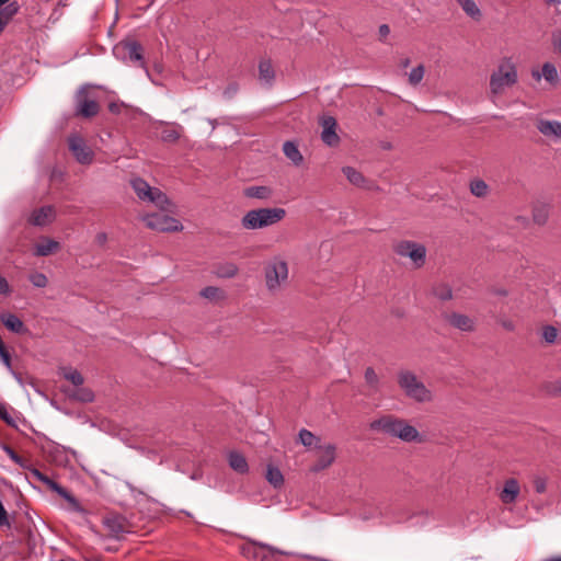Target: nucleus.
<instances>
[{"label":"nucleus","mask_w":561,"mask_h":561,"mask_svg":"<svg viewBox=\"0 0 561 561\" xmlns=\"http://www.w3.org/2000/svg\"><path fill=\"white\" fill-rule=\"evenodd\" d=\"M2 450L9 456V458L15 462L16 465H19L20 467L22 468H25V460L19 456L14 450L13 448H11L9 445H2Z\"/></svg>","instance_id":"obj_44"},{"label":"nucleus","mask_w":561,"mask_h":561,"mask_svg":"<svg viewBox=\"0 0 561 561\" xmlns=\"http://www.w3.org/2000/svg\"><path fill=\"white\" fill-rule=\"evenodd\" d=\"M201 296L209 300H218L225 298L224 291L215 286H207L201 290Z\"/></svg>","instance_id":"obj_36"},{"label":"nucleus","mask_w":561,"mask_h":561,"mask_svg":"<svg viewBox=\"0 0 561 561\" xmlns=\"http://www.w3.org/2000/svg\"><path fill=\"white\" fill-rule=\"evenodd\" d=\"M393 252L400 257L409 259L414 268L423 267L426 262L425 245L415 241L400 240L393 244Z\"/></svg>","instance_id":"obj_7"},{"label":"nucleus","mask_w":561,"mask_h":561,"mask_svg":"<svg viewBox=\"0 0 561 561\" xmlns=\"http://www.w3.org/2000/svg\"><path fill=\"white\" fill-rule=\"evenodd\" d=\"M446 321L462 332H472L476 328L474 320L469 316L451 312L445 316Z\"/></svg>","instance_id":"obj_17"},{"label":"nucleus","mask_w":561,"mask_h":561,"mask_svg":"<svg viewBox=\"0 0 561 561\" xmlns=\"http://www.w3.org/2000/svg\"><path fill=\"white\" fill-rule=\"evenodd\" d=\"M130 185L139 199L152 203L162 210H168L170 201L160 188L150 186L140 178L133 179Z\"/></svg>","instance_id":"obj_6"},{"label":"nucleus","mask_w":561,"mask_h":561,"mask_svg":"<svg viewBox=\"0 0 561 561\" xmlns=\"http://www.w3.org/2000/svg\"><path fill=\"white\" fill-rule=\"evenodd\" d=\"M379 37L381 42H385L387 36L390 34V27L388 24H381L378 30Z\"/></svg>","instance_id":"obj_52"},{"label":"nucleus","mask_w":561,"mask_h":561,"mask_svg":"<svg viewBox=\"0 0 561 561\" xmlns=\"http://www.w3.org/2000/svg\"><path fill=\"white\" fill-rule=\"evenodd\" d=\"M550 205L547 203H538L533 206L531 218L538 226H545L549 220Z\"/></svg>","instance_id":"obj_22"},{"label":"nucleus","mask_w":561,"mask_h":561,"mask_svg":"<svg viewBox=\"0 0 561 561\" xmlns=\"http://www.w3.org/2000/svg\"><path fill=\"white\" fill-rule=\"evenodd\" d=\"M64 377L76 387H80L83 383L82 375L76 369H70L66 371L64 374Z\"/></svg>","instance_id":"obj_43"},{"label":"nucleus","mask_w":561,"mask_h":561,"mask_svg":"<svg viewBox=\"0 0 561 561\" xmlns=\"http://www.w3.org/2000/svg\"><path fill=\"white\" fill-rule=\"evenodd\" d=\"M462 11L467 16L473 21H480L482 19V12L474 0H457Z\"/></svg>","instance_id":"obj_25"},{"label":"nucleus","mask_w":561,"mask_h":561,"mask_svg":"<svg viewBox=\"0 0 561 561\" xmlns=\"http://www.w3.org/2000/svg\"><path fill=\"white\" fill-rule=\"evenodd\" d=\"M69 5V0H57L55 7L48 18V21L56 23L62 16V9Z\"/></svg>","instance_id":"obj_37"},{"label":"nucleus","mask_w":561,"mask_h":561,"mask_svg":"<svg viewBox=\"0 0 561 561\" xmlns=\"http://www.w3.org/2000/svg\"><path fill=\"white\" fill-rule=\"evenodd\" d=\"M554 391L561 393V379L556 381Z\"/></svg>","instance_id":"obj_56"},{"label":"nucleus","mask_w":561,"mask_h":561,"mask_svg":"<svg viewBox=\"0 0 561 561\" xmlns=\"http://www.w3.org/2000/svg\"><path fill=\"white\" fill-rule=\"evenodd\" d=\"M425 68L423 65H419L413 68L409 73V83L411 85H417L424 78Z\"/></svg>","instance_id":"obj_39"},{"label":"nucleus","mask_w":561,"mask_h":561,"mask_svg":"<svg viewBox=\"0 0 561 561\" xmlns=\"http://www.w3.org/2000/svg\"><path fill=\"white\" fill-rule=\"evenodd\" d=\"M107 237H106V233L104 232H101L96 236V240L99 243H104L106 241Z\"/></svg>","instance_id":"obj_55"},{"label":"nucleus","mask_w":561,"mask_h":561,"mask_svg":"<svg viewBox=\"0 0 561 561\" xmlns=\"http://www.w3.org/2000/svg\"><path fill=\"white\" fill-rule=\"evenodd\" d=\"M55 208L50 205L35 209L30 218V222L34 226L43 227L50 224L55 219Z\"/></svg>","instance_id":"obj_18"},{"label":"nucleus","mask_w":561,"mask_h":561,"mask_svg":"<svg viewBox=\"0 0 561 561\" xmlns=\"http://www.w3.org/2000/svg\"><path fill=\"white\" fill-rule=\"evenodd\" d=\"M398 383L404 394L416 402H430L433 399L432 391L410 370L399 371Z\"/></svg>","instance_id":"obj_4"},{"label":"nucleus","mask_w":561,"mask_h":561,"mask_svg":"<svg viewBox=\"0 0 561 561\" xmlns=\"http://www.w3.org/2000/svg\"><path fill=\"white\" fill-rule=\"evenodd\" d=\"M343 174L346 176L350 183L355 186L363 187L366 183L364 175L353 167H344L342 169Z\"/></svg>","instance_id":"obj_29"},{"label":"nucleus","mask_w":561,"mask_h":561,"mask_svg":"<svg viewBox=\"0 0 561 561\" xmlns=\"http://www.w3.org/2000/svg\"><path fill=\"white\" fill-rule=\"evenodd\" d=\"M264 276L267 290L273 294L279 291L288 279L287 262L279 256L271 259L265 264Z\"/></svg>","instance_id":"obj_5"},{"label":"nucleus","mask_w":561,"mask_h":561,"mask_svg":"<svg viewBox=\"0 0 561 561\" xmlns=\"http://www.w3.org/2000/svg\"><path fill=\"white\" fill-rule=\"evenodd\" d=\"M180 138V131L175 127H167L161 131V139L167 142H174Z\"/></svg>","instance_id":"obj_40"},{"label":"nucleus","mask_w":561,"mask_h":561,"mask_svg":"<svg viewBox=\"0 0 561 561\" xmlns=\"http://www.w3.org/2000/svg\"><path fill=\"white\" fill-rule=\"evenodd\" d=\"M69 150L76 160L81 164H90L93 161L94 153L79 135H71L68 138Z\"/></svg>","instance_id":"obj_11"},{"label":"nucleus","mask_w":561,"mask_h":561,"mask_svg":"<svg viewBox=\"0 0 561 561\" xmlns=\"http://www.w3.org/2000/svg\"><path fill=\"white\" fill-rule=\"evenodd\" d=\"M533 484H534L535 491L539 494L545 493L547 490V479L545 477L536 476L533 479Z\"/></svg>","instance_id":"obj_47"},{"label":"nucleus","mask_w":561,"mask_h":561,"mask_svg":"<svg viewBox=\"0 0 561 561\" xmlns=\"http://www.w3.org/2000/svg\"><path fill=\"white\" fill-rule=\"evenodd\" d=\"M9 0H0V8L5 4Z\"/></svg>","instance_id":"obj_60"},{"label":"nucleus","mask_w":561,"mask_h":561,"mask_svg":"<svg viewBox=\"0 0 561 561\" xmlns=\"http://www.w3.org/2000/svg\"><path fill=\"white\" fill-rule=\"evenodd\" d=\"M259 78L262 82L271 85L275 79V71L271 60L264 59L259 64Z\"/></svg>","instance_id":"obj_26"},{"label":"nucleus","mask_w":561,"mask_h":561,"mask_svg":"<svg viewBox=\"0 0 561 561\" xmlns=\"http://www.w3.org/2000/svg\"><path fill=\"white\" fill-rule=\"evenodd\" d=\"M365 381L370 389V393H376L379 391V377L376 374L373 367H367L365 369Z\"/></svg>","instance_id":"obj_33"},{"label":"nucleus","mask_w":561,"mask_h":561,"mask_svg":"<svg viewBox=\"0 0 561 561\" xmlns=\"http://www.w3.org/2000/svg\"><path fill=\"white\" fill-rule=\"evenodd\" d=\"M244 194L250 198L266 199L272 195V190L267 186H250L245 188Z\"/></svg>","instance_id":"obj_30"},{"label":"nucleus","mask_w":561,"mask_h":561,"mask_svg":"<svg viewBox=\"0 0 561 561\" xmlns=\"http://www.w3.org/2000/svg\"><path fill=\"white\" fill-rule=\"evenodd\" d=\"M286 216L284 208H259L249 210L241 219L244 229L256 230L275 225Z\"/></svg>","instance_id":"obj_2"},{"label":"nucleus","mask_w":561,"mask_h":561,"mask_svg":"<svg viewBox=\"0 0 561 561\" xmlns=\"http://www.w3.org/2000/svg\"><path fill=\"white\" fill-rule=\"evenodd\" d=\"M470 192L477 197H484L489 193V185L480 179L470 182Z\"/></svg>","instance_id":"obj_35"},{"label":"nucleus","mask_w":561,"mask_h":561,"mask_svg":"<svg viewBox=\"0 0 561 561\" xmlns=\"http://www.w3.org/2000/svg\"><path fill=\"white\" fill-rule=\"evenodd\" d=\"M322 133L321 139L328 146H336L340 142V137L337 136L336 129V121L332 116L323 117L321 121Z\"/></svg>","instance_id":"obj_16"},{"label":"nucleus","mask_w":561,"mask_h":561,"mask_svg":"<svg viewBox=\"0 0 561 561\" xmlns=\"http://www.w3.org/2000/svg\"><path fill=\"white\" fill-rule=\"evenodd\" d=\"M59 248V243L51 239H43L35 245L34 254L36 256H47Z\"/></svg>","instance_id":"obj_27"},{"label":"nucleus","mask_w":561,"mask_h":561,"mask_svg":"<svg viewBox=\"0 0 561 561\" xmlns=\"http://www.w3.org/2000/svg\"><path fill=\"white\" fill-rule=\"evenodd\" d=\"M536 127L542 136L554 141L561 140V122L540 118Z\"/></svg>","instance_id":"obj_15"},{"label":"nucleus","mask_w":561,"mask_h":561,"mask_svg":"<svg viewBox=\"0 0 561 561\" xmlns=\"http://www.w3.org/2000/svg\"><path fill=\"white\" fill-rule=\"evenodd\" d=\"M541 335L548 344H552L558 337V330L552 325H545Z\"/></svg>","instance_id":"obj_41"},{"label":"nucleus","mask_w":561,"mask_h":561,"mask_svg":"<svg viewBox=\"0 0 561 561\" xmlns=\"http://www.w3.org/2000/svg\"><path fill=\"white\" fill-rule=\"evenodd\" d=\"M370 430L397 437L405 443H422L419 431L402 419L383 415L370 423Z\"/></svg>","instance_id":"obj_1"},{"label":"nucleus","mask_w":561,"mask_h":561,"mask_svg":"<svg viewBox=\"0 0 561 561\" xmlns=\"http://www.w3.org/2000/svg\"><path fill=\"white\" fill-rule=\"evenodd\" d=\"M548 4H560L561 0H546Z\"/></svg>","instance_id":"obj_58"},{"label":"nucleus","mask_w":561,"mask_h":561,"mask_svg":"<svg viewBox=\"0 0 561 561\" xmlns=\"http://www.w3.org/2000/svg\"><path fill=\"white\" fill-rule=\"evenodd\" d=\"M229 465L230 467L237 471L238 473H247L248 470H249V466H248V462H247V459L244 458L243 455L237 453V451H232L229 454Z\"/></svg>","instance_id":"obj_28"},{"label":"nucleus","mask_w":561,"mask_h":561,"mask_svg":"<svg viewBox=\"0 0 561 561\" xmlns=\"http://www.w3.org/2000/svg\"><path fill=\"white\" fill-rule=\"evenodd\" d=\"M520 488L516 479L512 478L505 481L500 499L504 504H512L517 500Z\"/></svg>","instance_id":"obj_20"},{"label":"nucleus","mask_w":561,"mask_h":561,"mask_svg":"<svg viewBox=\"0 0 561 561\" xmlns=\"http://www.w3.org/2000/svg\"><path fill=\"white\" fill-rule=\"evenodd\" d=\"M11 293V288L9 286L8 280L0 275V294L9 295Z\"/></svg>","instance_id":"obj_51"},{"label":"nucleus","mask_w":561,"mask_h":561,"mask_svg":"<svg viewBox=\"0 0 561 561\" xmlns=\"http://www.w3.org/2000/svg\"><path fill=\"white\" fill-rule=\"evenodd\" d=\"M121 106H122L121 104L113 102V103H110L108 110L111 113L118 114L121 112Z\"/></svg>","instance_id":"obj_54"},{"label":"nucleus","mask_w":561,"mask_h":561,"mask_svg":"<svg viewBox=\"0 0 561 561\" xmlns=\"http://www.w3.org/2000/svg\"><path fill=\"white\" fill-rule=\"evenodd\" d=\"M0 358L3 363V365L9 369V370H12V365H11V356L9 354V352L7 351V348H2L0 351Z\"/></svg>","instance_id":"obj_50"},{"label":"nucleus","mask_w":561,"mask_h":561,"mask_svg":"<svg viewBox=\"0 0 561 561\" xmlns=\"http://www.w3.org/2000/svg\"><path fill=\"white\" fill-rule=\"evenodd\" d=\"M9 21L10 20L0 11V33L3 31Z\"/></svg>","instance_id":"obj_53"},{"label":"nucleus","mask_w":561,"mask_h":561,"mask_svg":"<svg viewBox=\"0 0 561 561\" xmlns=\"http://www.w3.org/2000/svg\"><path fill=\"white\" fill-rule=\"evenodd\" d=\"M0 319L4 327L14 333H25L27 331L23 321L13 313H2Z\"/></svg>","instance_id":"obj_23"},{"label":"nucleus","mask_w":561,"mask_h":561,"mask_svg":"<svg viewBox=\"0 0 561 561\" xmlns=\"http://www.w3.org/2000/svg\"><path fill=\"white\" fill-rule=\"evenodd\" d=\"M103 525L108 534L115 538L127 531V524L125 518L119 515H110L104 518Z\"/></svg>","instance_id":"obj_19"},{"label":"nucleus","mask_w":561,"mask_h":561,"mask_svg":"<svg viewBox=\"0 0 561 561\" xmlns=\"http://www.w3.org/2000/svg\"><path fill=\"white\" fill-rule=\"evenodd\" d=\"M551 44L556 51L561 55V30H557L551 35Z\"/></svg>","instance_id":"obj_49"},{"label":"nucleus","mask_w":561,"mask_h":561,"mask_svg":"<svg viewBox=\"0 0 561 561\" xmlns=\"http://www.w3.org/2000/svg\"><path fill=\"white\" fill-rule=\"evenodd\" d=\"M0 419L9 426L16 427L15 420L11 416L5 404L3 403H0Z\"/></svg>","instance_id":"obj_46"},{"label":"nucleus","mask_w":561,"mask_h":561,"mask_svg":"<svg viewBox=\"0 0 561 561\" xmlns=\"http://www.w3.org/2000/svg\"><path fill=\"white\" fill-rule=\"evenodd\" d=\"M141 219L148 228L161 232L181 231L183 229L180 220L162 213L147 214Z\"/></svg>","instance_id":"obj_10"},{"label":"nucleus","mask_w":561,"mask_h":561,"mask_svg":"<svg viewBox=\"0 0 561 561\" xmlns=\"http://www.w3.org/2000/svg\"><path fill=\"white\" fill-rule=\"evenodd\" d=\"M518 79L517 69L511 58L500 61L497 69L490 77V90L493 95H500L506 88L513 87Z\"/></svg>","instance_id":"obj_3"},{"label":"nucleus","mask_w":561,"mask_h":561,"mask_svg":"<svg viewBox=\"0 0 561 561\" xmlns=\"http://www.w3.org/2000/svg\"><path fill=\"white\" fill-rule=\"evenodd\" d=\"M99 104L88 96L87 89L82 87L76 96V115L90 118L99 113Z\"/></svg>","instance_id":"obj_12"},{"label":"nucleus","mask_w":561,"mask_h":561,"mask_svg":"<svg viewBox=\"0 0 561 561\" xmlns=\"http://www.w3.org/2000/svg\"><path fill=\"white\" fill-rule=\"evenodd\" d=\"M318 449V460L311 468L313 472H319L329 466H331L335 459V446L332 444L319 445Z\"/></svg>","instance_id":"obj_14"},{"label":"nucleus","mask_w":561,"mask_h":561,"mask_svg":"<svg viewBox=\"0 0 561 561\" xmlns=\"http://www.w3.org/2000/svg\"><path fill=\"white\" fill-rule=\"evenodd\" d=\"M70 397L81 402H91L94 399V394L90 389L79 387L70 393Z\"/></svg>","instance_id":"obj_38"},{"label":"nucleus","mask_w":561,"mask_h":561,"mask_svg":"<svg viewBox=\"0 0 561 561\" xmlns=\"http://www.w3.org/2000/svg\"><path fill=\"white\" fill-rule=\"evenodd\" d=\"M283 152L287 159H289L294 165L299 167L304 162V157L300 153L298 146L294 141H285L283 145Z\"/></svg>","instance_id":"obj_24"},{"label":"nucleus","mask_w":561,"mask_h":561,"mask_svg":"<svg viewBox=\"0 0 561 561\" xmlns=\"http://www.w3.org/2000/svg\"><path fill=\"white\" fill-rule=\"evenodd\" d=\"M142 50V46L136 41H123L116 44L113 48V53L116 58L122 59L123 61L137 64L145 68L147 75H149L148 69L145 66Z\"/></svg>","instance_id":"obj_9"},{"label":"nucleus","mask_w":561,"mask_h":561,"mask_svg":"<svg viewBox=\"0 0 561 561\" xmlns=\"http://www.w3.org/2000/svg\"><path fill=\"white\" fill-rule=\"evenodd\" d=\"M409 65H410V59L409 58H405L404 60L401 61L402 68H407Z\"/></svg>","instance_id":"obj_57"},{"label":"nucleus","mask_w":561,"mask_h":561,"mask_svg":"<svg viewBox=\"0 0 561 561\" xmlns=\"http://www.w3.org/2000/svg\"><path fill=\"white\" fill-rule=\"evenodd\" d=\"M531 76L536 81H539L542 77L551 84H557L559 82V73L557 67L551 62H545L541 68V72L539 70H533Z\"/></svg>","instance_id":"obj_21"},{"label":"nucleus","mask_w":561,"mask_h":561,"mask_svg":"<svg viewBox=\"0 0 561 561\" xmlns=\"http://www.w3.org/2000/svg\"><path fill=\"white\" fill-rule=\"evenodd\" d=\"M30 282L38 288H43L47 285L48 279L45 274L43 273H34L30 276Z\"/></svg>","instance_id":"obj_45"},{"label":"nucleus","mask_w":561,"mask_h":561,"mask_svg":"<svg viewBox=\"0 0 561 561\" xmlns=\"http://www.w3.org/2000/svg\"><path fill=\"white\" fill-rule=\"evenodd\" d=\"M247 557L256 561H278V556H290L291 553L275 548L268 543L248 538V545L243 547Z\"/></svg>","instance_id":"obj_8"},{"label":"nucleus","mask_w":561,"mask_h":561,"mask_svg":"<svg viewBox=\"0 0 561 561\" xmlns=\"http://www.w3.org/2000/svg\"><path fill=\"white\" fill-rule=\"evenodd\" d=\"M19 9H20V5L18 4V2L13 1V2H10L9 4H7L4 8L0 9V11L9 20H11V18L18 13Z\"/></svg>","instance_id":"obj_48"},{"label":"nucleus","mask_w":561,"mask_h":561,"mask_svg":"<svg viewBox=\"0 0 561 561\" xmlns=\"http://www.w3.org/2000/svg\"><path fill=\"white\" fill-rule=\"evenodd\" d=\"M32 474L41 482L46 484L50 490L58 493L60 496H62L65 500H67L70 504H72L77 510H79V503L78 501L59 483L50 479L49 477L42 473L38 469H32Z\"/></svg>","instance_id":"obj_13"},{"label":"nucleus","mask_w":561,"mask_h":561,"mask_svg":"<svg viewBox=\"0 0 561 561\" xmlns=\"http://www.w3.org/2000/svg\"><path fill=\"white\" fill-rule=\"evenodd\" d=\"M543 561H561V556L560 557L550 558V559H547V560H543Z\"/></svg>","instance_id":"obj_59"},{"label":"nucleus","mask_w":561,"mask_h":561,"mask_svg":"<svg viewBox=\"0 0 561 561\" xmlns=\"http://www.w3.org/2000/svg\"><path fill=\"white\" fill-rule=\"evenodd\" d=\"M298 437L299 442L306 447L314 446L317 448L320 445V438L306 428L300 430Z\"/></svg>","instance_id":"obj_34"},{"label":"nucleus","mask_w":561,"mask_h":561,"mask_svg":"<svg viewBox=\"0 0 561 561\" xmlns=\"http://www.w3.org/2000/svg\"><path fill=\"white\" fill-rule=\"evenodd\" d=\"M238 274V266L233 263H227L220 267L218 275L226 278H232Z\"/></svg>","instance_id":"obj_42"},{"label":"nucleus","mask_w":561,"mask_h":561,"mask_svg":"<svg viewBox=\"0 0 561 561\" xmlns=\"http://www.w3.org/2000/svg\"><path fill=\"white\" fill-rule=\"evenodd\" d=\"M266 480L274 486L280 488L284 483V477L280 470L276 467L268 466L266 470Z\"/></svg>","instance_id":"obj_32"},{"label":"nucleus","mask_w":561,"mask_h":561,"mask_svg":"<svg viewBox=\"0 0 561 561\" xmlns=\"http://www.w3.org/2000/svg\"><path fill=\"white\" fill-rule=\"evenodd\" d=\"M500 295H506V291H499Z\"/></svg>","instance_id":"obj_61"},{"label":"nucleus","mask_w":561,"mask_h":561,"mask_svg":"<svg viewBox=\"0 0 561 561\" xmlns=\"http://www.w3.org/2000/svg\"><path fill=\"white\" fill-rule=\"evenodd\" d=\"M433 295L443 301L453 299V290L448 284L439 283L433 287Z\"/></svg>","instance_id":"obj_31"}]
</instances>
